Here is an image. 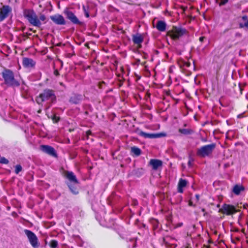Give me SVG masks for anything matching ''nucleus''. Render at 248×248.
<instances>
[{
	"label": "nucleus",
	"mask_w": 248,
	"mask_h": 248,
	"mask_svg": "<svg viewBox=\"0 0 248 248\" xmlns=\"http://www.w3.org/2000/svg\"><path fill=\"white\" fill-rule=\"evenodd\" d=\"M24 232L32 247L33 248H39L40 243L36 235L32 231L27 229H25Z\"/></svg>",
	"instance_id": "obj_8"
},
{
	"label": "nucleus",
	"mask_w": 248,
	"mask_h": 248,
	"mask_svg": "<svg viewBox=\"0 0 248 248\" xmlns=\"http://www.w3.org/2000/svg\"><path fill=\"white\" fill-rule=\"evenodd\" d=\"M229 0H221L220 3H219V6L224 5L226 4L228 2Z\"/></svg>",
	"instance_id": "obj_34"
},
{
	"label": "nucleus",
	"mask_w": 248,
	"mask_h": 248,
	"mask_svg": "<svg viewBox=\"0 0 248 248\" xmlns=\"http://www.w3.org/2000/svg\"><path fill=\"white\" fill-rule=\"evenodd\" d=\"M150 222L153 226L154 230L156 229L158 227L159 222L158 220L155 218H152L150 220Z\"/></svg>",
	"instance_id": "obj_27"
},
{
	"label": "nucleus",
	"mask_w": 248,
	"mask_h": 248,
	"mask_svg": "<svg viewBox=\"0 0 248 248\" xmlns=\"http://www.w3.org/2000/svg\"><path fill=\"white\" fill-rule=\"evenodd\" d=\"M195 197L196 198V200L198 202L200 200V195L199 194H196Z\"/></svg>",
	"instance_id": "obj_40"
},
{
	"label": "nucleus",
	"mask_w": 248,
	"mask_h": 248,
	"mask_svg": "<svg viewBox=\"0 0 248 248\" xmlns=\"http://www.w3.org/2000/svg\"><path fill=\"white\" fill-rule=\"evenodd\" d=\"M51 120H52L54 123H57L60 121V117L57 116L56 115H53L51 117Z\"/></svg>",
	"instance_id": "obj_31"
},
{
	"label": "nucleus",
	"mask_w": 248,
	"mask_h": 248,
	"mask_svg": "<svg viewBox=\"0 0 248 248\" xmlns=\"http://www.w3.org/2000/svg\"><path fill=\"white\" fill-rule=\"evenodd\" d=\"M22 65L24 68H34L36 65V62L31 58L24 57L22 59Z\"/></svg>",
	"instance_id": "obj_13"
},
{
	"label": "nucleus",
	"mask_w": 248,
	"mask_h": 248,
	"mask_svg": "<svg viewBox=\"0 0 248 248\" xmlns=\"http://www.w3.org/2000/svg\"><path fill=\"white\" fill-rule=\"evenodd\" d=\"M87 139H89V136L92 135V132L91 130H88L86 132Z\"/></svg>",
	"instance_id": "obj_35"
},
{
	"label": "nucleus",
	"mask_w": 248,
	"mask_h": 248,
	"mask_svg": "<svg viewBox=\"0 0 248 248\" xmlns=\"http://www.w3.org/2000/svg\"><path fill=\"white\" fill-rule=\"evenodd\" d=\"M9 160L4 157H0V163L2 164H8Z\"/></svg>",
	"instance_id": "obj_30"
},
{
	"label": "nucleus",
	"mask_w": 248,
	"mask_h": 248,
	"mask_svg": "<svg viewBox=\"0 0 248 248\" xmlns=\"http://www.w3.org/2000/svg\"><path fill=\"white\" fill-rule=\"evenodd\" d=\"M188 33V31L181 26H173L167 32V35L173 40L179 39L180 37Z\"/></svg>",
	"instance_id": "obj_4"
},
{
	"label": "nucleus",
	"mask_w": 248,
	"mask_h": 248,
	"mask_svg": "<svg viewBox=\"0 0 248 248\" xmlns=\"http://www.w3.org/2000/svg\"><path fill=\"white\" fill-rule=\"evenodd\" d=\"M45 244H46H46H47V241H46V240H45Z\"/></svg>",
	"instance_id": "obj_49"
},
{
	"label": "nucleus",
	"mask_w": 248,
	"mask_h": 248,
	"mask_svg": "<svg viewBox=\"0 0 248 248\" xmlns=\"http://www.w3.org/2000/svg\"><path fill=\"white\" fill-rule=\"evenodd\" d=\"M239 88L240 90V93H241L242 94V88L241 87V86H240V84H239Z\"/></svg>",
	"instance_id": "obj_41"
},
{
	"label": "nucleus",
	"mask_w": 248,
	"mask_h": 248,
	"mask_svg": "<svg viewBox=\"0 0 248 248\" xmlns=\"http://www.w3.org/2000/svg\"><path fill=\"white\" fill-rule=\"evenodd\" d=\"M187 183L188 182L187 180L180 178L179 180L177 186V191L180 193H183V188L186 186Z\"/></svg>",
	"instance_id": "obj_18"
},
{
	"label": "nucleus",
	"mask_w": 248,
	"mask_h": 248,
	"mask_svg": "<svg viewBox=\"0 0 248 248\" xmlns=\"http://www.w3.org/2000/svg\"><path fill=\"white\" fill-rule=\"evenodd\" d=\"M188 164L190 165V162L189 161L188 162Z\"/></svg>",
	"instance_id": "obj_51"
},
{
	"label": "nucleus",
	"mask_w": 248,
	"mask_h": 248,
	"mask_svg": "<svg viewBox=\"0 0 248 248\" xmlns=\"http://www.w3.org/2000/svg\"><path fill=\"white\" fill-rule=\"evenodd\" d=\"M63 176L68 180L69 183L78 184L79 182L73 172L65 170L63 172Z\"/></svg>",
	"instance_id": "obj_12"
},
{
	"label": "nucleus",
	"mask_w": 248,
	"mask_h": 248,
	"mask_svg": "<svg viewBox=\"0 0 248 248\" xmlns=\"http://www.w3.org/2000/svg\"><path fill=\"white\" fill-rule=\"evenodd\" d=\"M131 153L133 156H139L141 154L140 149L137 146H133L131 148Z\"/></svg>",
	"instance_id": "obj_23"
},
{
	"label": "nucleus",
	"mask_w": 248,
	"mask_h": 248,
	"mask_svg": "<svg viewBox=\"0 0 248 248\" xmlns=\"http://www.w3.org/2000/svg\"><path fill=\"white\" fill-rule=\"evenodd\" d=\"M63 14L66 16V17L68 19L72 24L79 26H83L85 24L83 22L81 21L75 15V14L69 9L66 8L64 10Z\"/></svg>",
	"instance_id": "obj_7"
},
{
	"label": "nucleus",
	"mask_w": 248,
	"mask_h": 248,
	"mask_svg": "<svg viewBox=\"0 0 248 248\" xmlns=\"http://www.w3.org/2000/svg\"><path fill=\"white\" fill-rule=\"evenodd\" d=\"M138 134L145 139H153L159 138L160 137L159 134L148 133L141 130H140L138 132Z\"/></svg>",
	"instance_id": "obj_16"
},
{
	"label": "nucleus",
	"mask_w": 248,
	"mask_h": 248,
	"mask_svg": "<svg viewBox=\"0 0 248 248\" xmlns=\"http://www.w3.org/2000/svg\"><path fill=\"white\" fill-rule=\"evenodd\" d=\"M243 207H244V208H246V207L245 205H243Z\"/></svg>",
	"instance_id": "obj_50"
},
{
	"label": "nucleus",
	"mask_w": 248,
	"mask_h": 248,
	"mask_svg": "<svg viewBox=\"0 0 248 248\" xmlns=\"http://www.w3.org/2000/svg\"><path fill=\"white\" fill-rule=\"evenodd\" d=\"M23 15L31 25L38 28L41 27L42 22L44 24L47 22L46 17L44 14H40L38 16L33 9H25L23 11Z\"/></svg>",
	"instance_id": "obj_1"
},
{
	"label": "nucleus",
	"mask_w": 248,
	"mask_h": 248,
	"mask_svg": "<svg viewBox=\"0 0 248 248\" xmlns=\"http://www.w3.org/2000/svg\"><path fill=\"white\" fill-rule=\"evenodd\" d=\"M85 46H86V47H89V45H88V44H87V43H86V44H85Z\"/></svg>",
	"instance_id": "obj_43"
},
{
	"label": "nucleus",
	"mask_w": 248,
	"mask_h": 248,
	"mask_svg": "<svg viewBox=\"0 0 248 248\" xmlns=\"http://www.w3.org/2000/svg\"><path fill=\"white\" fill-rule=\"evenodd\" d=\"M244 190L245 187L242 185H235L233 187L232 192L234 194L238 195Z\"/></svg>",
	"instance_id": "obj_21"
},
{
	"label": "nucleus",
	"mask_w": 248,
	"mask_h": 248,
	"mask_svg": "<svg viewBox=\"0 0 248 248\" xmlns=\"http://www.w3.org/2000/svg\"><path fill=\"white\" fill-rule=\"evenodd\" d=\"M177 64L179 66L182 68L183 67H189L191 65V63L188 61H185L182 59H180L177 61Z\"/></svg>",
	"instance_id": "obj_22"
},
{
	"label": "nucleus",
	"mask_w": 248,
	"mask_h": 248,
	"mask_svg": "<svg viewBox=\"0 0 248 248\" xmlns=\"http://www.w3.org/2000/svg\"><path fill=\"white\" fill-rule=\"evenodd\" d=\"M40 150L44 153L48 155H49L57 158L58 155L55 149L49 145H42L40 146Z\"/></svg>",
	"instance_id": "obj_9"
},
{
	"label": "nucleus",
	"mask_w": 248,
	"mask_h": 248,
	"mask_svg": "<svg viewBox=\"0 0 248 248\" xmlns=\"http://www.w3.org/2000/svg\"><path fill=\"white\" fill-rule=\"evenodd\" d=\"M202 211L203 213V216H206L207 214V212L205 211V209L204 208L202 209Z\"/></svg>",
	"instance_id": "obj_38"
},
{
	"label": "nucleus",
	"mask_w": 248,
	"mask_h": 248,
	"mask_svg": "<svg viewBox=\"0 0 248 248\" xmlns=\"http://www.w3.org/2000/svg\"><path fill=\"white\" fill-rule=\"evenodd\" d=\"M217 206L219 207V204H218Z\"/></svg>",
	"instance_id": "obj_52"
},
{
	"label": "nucleus",
	"mask_w": 248,
	"mask_h": 248,
	"mask_svg": "<svg viewBox=\"0 0 248 248\" xmlns=\"http://www.w3.org/2000/svg\"><path fill=\"white\" fill-rule=\"evenodd\" d=\"M49 18L54 24L57 25H65L66 23L64 17L59 14L50 16Z\"/></svg>",
	"instance_id": "obj_10"
},
{
	"label": "nucleus",
	"mask_w": 248,
	"mask_h": 248,
	"mask_svg": "<svg viewBox=\"0 0 248 248\" xmlns=\"http://www.w3.org/2000/svg\"><path fill=\"white\" fill-rule=\"evenodd\" d=\"M49 245L51 248H57L58 246V241L54 239L51 240L49 243Z\"/></svg>",
	"instance_id": "obj_28"
},
{
	"label": "nucleus",
	"mask_w": 248,
	"mask_h": 248,
	"mask_svg": "<svg viewBox=\"0 0 248 248\" xmlns=\"http://www.w3.org/2000/svg\"><path fill=\"white\" fill-rule=\"evenodd\" d=\"M202 141L203 142H206V139H203L202 140Z\"/></svg>",
	"instance_id": "obj_46"
},
{
	"label": "nucleus",
	"mask_w": 248,
	"mask_h": 248,
	"mask_svg": "<svg viewBox=\"0 0 248 248\" xmlns=\"http://www.w3.org/2000/svg\"><path fill=\"white\" fill-rule=\"evenodd\" d=\"M41 112V109H39L38 111V113H40Z\"/></svg>",
	"instance_id": "obj_47"
},
{
	"label": "nucleus",
	"mask_w": 248,
	"mask_h": 248,
	"mask_svg": "<svg viewBox=\"0 0 248 248\" xmlns=\"http://www.w3.org/2000/svg\"><path fill=\"white\" fill-rule=\"evenodd\" d=\"M82 9H83L85 16L87 18L89 17L90 16V15H89V12L88 11V8H87L84 5H83L82 6Z\"/></svg>",
	"instance_id": "obj_32"
},
{
	"label": "nucleus",
	"mask_w": 248,
	"mask_h": 248,
	"mask_svg": "<svg viewBox=\"0 0 248 248\" xmlns=\"http://www.w3.org/2000/svg\"><path fill=\"white\" fill-rule=\"evenodd\" d=\"M106 86V84L104 81L99 82L98 84V87L99 89H102Z\"/></svg>",
	"instance_id": "obj_33"
},
{
	"label": "nucleus",
	"mask_w": 248,
	"mask_h": 248,
	"mask_svg": "<svg viewBox=\"0 0 248 248\" xmlns=\"http://www.w3.org/2000/svg\"><path fill=\"white\" fill-rule=\"evenodd\" d=\"M11 7L7 5H3L0 8V22L3 21L6 18L9 13H11Z\"/></svg>",
	"instance_id": "obj_11"
},
{
	"label": "nucleus",
	"mask_w": 248,
	"mask_h": 248,
	"mask_svg": "<svg viewBox=\"0 0 248 248\" xmlns=\"http://www.w3.org/2000/svg\"><path fill=\"white\" fill-rule=\"evenodd\" d=\"M1 76L4 83L8 87H18L20 83L15 76L14 72L11 69L4 68L1 72Z\"/></svg>",
	"instance_id": "obj_2"
},
{
	"label": "nucleus",
	"mask_w": 248,
	"mask_h": 248,
	"mask_svg": "<svg viewBox=\"0 0 248 248\" xmlns=\"http://www.w3.org/2000/svg\"><path fill=\"white\" fill-rule=\"evenodd\" d=\"M242 19L244 21V23H240L239 26L241 28L246 27L248 28V17L247 16H244L242 17Z\"/></svg>",
	"instance_id": "obj_26"
},
{
	"label": "nucleus",
	"mask_w": 248,
	"mask_h": 248,
	"mask_svg": "<svg viewBox=\"0 0 248 248\" xmlns=\"http://www.w3.org/2000/svg\"><path fill=\"white\" fill-rule=\"evenodd\" d=\"M216 1L217 2V0H216Z\"/></svg>",
	"instance_id": "obj_53"
},
{
	"label": "nucleus",
	"mask_w": 248,
	"mask_h": 248,
	"mask_svg": "<svg viewBox=\"0 0 248 248\" xmlns=\"http://www.w3.org/2000/svg\"><path fill=\"white\" fill-rule=\"evenodd\" d=\"M132 41L134 44L137 45L138 47L140 48L141 47V43L143 41V37L142 35L140 33L133 35Z\"/></svg>",
	"instance_id": "obj_15"
},
{
	"label": "nucleus",
	"mask_w": 248,
	"mask_h": 248,
	"mask_svg": "<svg viewBox=\"0 0 248 248\" xmlns=\"http://www.w3.org/2000/svg\"><path fill=\"white\" fill-rule=\"evenodd\" d=\"M167 24L166 22L162 20H158L155 26L156 29L161 32H163L166 31Z\"/></svg>",
	"instance_id": "obj_19"
},
{
	"label": "nucleus",
	"mask_w": 248,
	"mask_h": 248,
	"mask_svg": "<svg viewBox=\"0 0 248 248\" xmlns=\"http://www.w3.org/2000/svg\"><path fill=\"white\" fill-rule=\"evenodd\" d=\"M29 30L31 31H32L33 32H35V31H33L32 29H30Z\"/></svg>",
	"instance_id": "obj_45"
},
{
	"label": "nucleus",
	"mask_w": 248,
	"mask_h": 248,
	"mask_svg": "<svg viewBox=\"0 0 248 248\" xmlns=\"http://www.w3.org/2000/svg\"><path fill=\"white\" fill-rule=\"evenodd\" d=\"M216 147V144L215 143L203 145L197 149L196 155L201 157L209 156L212 155Z\"/></svg>",
	"instance_id": "obj_6"
},
{
	"label": "nucleus",
	"mask_w": 248,
	"mask_h": 248,
	"mask_svg": "<svg viewBox=\"0 0 248 248\" xmlns=\"http://www.w3.org/2000/svg\"><path fill=\"white\" fill-rule=\"evenodd\" d=\"M205 39V37L204 36H201L199 38V41L201 42H202Z\"/></svg>",
	"instance_id": "obj_39"
},
{
	"label": "nucleus",
	"mask_w": 248,
	"mask_h": 248,
	"mask_svg": "<svg viewBox=\"0 0 248 248\" xmlns=\"http://www.w3.org/2000/svg\"><path fill=\"white\" fill-rule=\"evenodd\" d=\"M112 156H113V158H114V153H112Z\"/></svg>",
	"instance_id": "obj_48"
},
{
	"label": "nucleus",
	"mask_w": 248,
	"mask_h": 248,
	"mask_svg": "<svg viewBox=\"0 0 248 248\" xmlns=\"http://www.w3.org/2000/svg\"><path fill=\"white\" fill-rule=\"evenodd\" d=\"M242 214L241 213V214H240V215L239 216V218H241L242 217Z\"/></svg>",
	"instance_id": "obj_44"
},
{
	"label": "nucleus",
	"mask_w": 248,
	"mask_h": 248,
	"mask_svg": "<svg viewBox=\"0 0 248 248\" xmlns=\"http://www.w3.org/2000/svg\"><path fill=\"white\" fill-rule=\"evenodd\" d=\"M241 206L238 204L232 205L230 204L224 203L222 207L219 209L218 212L226 216H231L241 211Z\"/></svg>",
	"instance_id": "obj_5"
},
{
	"label": "nucleus",
	"mask_w": 248,
	"mask_h": 248,
	"mask_svg": "<svg viewBox=\"0 0 248 248\" xmlns=\"http://www.w3.org/2000/svg\"><path fill=\"white\" fill-rule=\"evenodd\" d=\"M183 225V223H179V224H178L177 225V227H181Z\"/></svg>",
	"instance_id": "obj_42"
},
{
	"label": "nucleus",
	"mask_w": 248,
	"mask_h": 248,
	"mask_svg": "<svg viewBox=\"0 0 248 248\" xmlns=\"http://www.w3.org/2000/svg\"><path fill=\"white\" fill-rule=\"evenodd\" d=\"M149 164L152 166L153 170H157L159 168L162 167V161L159 159H151Z\"/></svg>",
	"instance_id": "obj_17"
},
{
	"label": "nucleus",
	"mask_w": 248,
	"mask_h": 248,
	"mask_svg": "<svg viewBox=\"0 0 248 248\" xmlns=\"http://www.w3.org/2000/svg\"><path fill=\"white\" fill-rule=\"evenodd\" d=\"M22 170V166L18 164V165H16V166H15V172L16 174H17L19 173V172L21 171Z\"/></svg>",
	"instance_id": "obj_29"
},
{
	"label": "nucleus",
	"mask_w": 248,
	"mask_h": 248,
	"mask_svg": "<svg viewBox=\"0 0 248 248\" xmlns=\"http://www.w3.org/2000/svg\"><path fill=\"white\" fill-rule=\"evenodd\" d=\"M83 96L78 93H73L70 96L69 102L72 104L77 105L81 103L83 100Z\"/></svg>",
	"instance_id": "obj_14"
},
{
	"label": "nucleus",
	"mask_w": 248,
	"mask_h": 248,
	"mask_svg": "<svg viewBox=\"0 0 248 248\" xmlns=\"http://www.w3.org/2000/svg\"><path fill=\"white\" fill-rule=\"evenodd\" d=\"M67 186L68 188H69L70 191L74 195H77L78 194L79 191L78 189L74 186V184H73L72 183H68Z\"/></svg>",
	"instance_id": "obj_25"
},
{
	"label": "nucleus",
	"mask_w": 248,
	"mask_h": 248,
	"mask_svg": "<svg viewBox=\"0 0 248 248\" xmlns=\"http://www.w3.org/2000/svg\"><path fill=\"white\" fill-rule=\"evenodd\" d=\"M47 100H50L51 104L56 102L57 97L54 90L48 88L45 89L35 98V101L38 105H42L43 103Z\"/></svg>",
	"instance_id": "obj_3"
},
{
	"label": "nucleus",
	"mask_w": 248,
	"mask_h": 248,
	"mask_svg": "<svg viewBox=\"0 0 248 248\" xmlns=\"http://www.w3.org/2000/svg\"><path fill=\"white\" fill-rule=\"evenodd\" d=\"M178 132L184 135H189L194 133V131L189 128H179Z\"/></svg>",
	"instance_id": "obj_24"
},
{
	"label": "nucleus",
	"mask_w": 248,
	"mask_h": 248,
	"mask_svg": "<svg viewBox=\"0 0 248 248\" xmlns=\"http://www.w3.org/2000/svg\"><path fill=\"white\" fill-rule=\"evenodd\" d=\"M54 75L56 76H59L60 75V73L59 71L57 69H55L54 71Z\"/></svg>",
	"instance_id": "obj_36"
},
{
	"label": "nucleus",
	"mask_w": 248,
	"mask_h": 248,
	"mask_svg": "<svg viewBox=\"0 0 248 248\" xmlns=\"http://www.w3.org/2000/svg\"><path fill=\"white\" fill-rule=\"evenodd\" d=\"M144 170L142 168H137L132 170L131 174L137 177L141 176L144 173Z\"/></svg>",
	"instance_id": "obj_20"
},
{
	"label": "nucleus",
	"mask_w": 248,
	"mask_h": 248,
	"mask_svg": "<svg viewBox=\"0 0 248 248\" xmlns=\"http://www.w3.org/2000/svg\"><path fill=\"white\" fill-rule=\"evenodd\" d=\"M188 205H189V206H193V207H195V206H196V205H195V204H193V202H192V201H191V200H189V201H188Z\"/></svg>",
	"instance_id": "obj_37"
}]
</instances>
